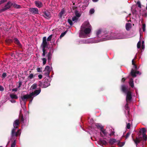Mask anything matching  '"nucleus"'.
I'll return each instance as SVG.
<instances>
[{
  "mask_svg": "<svg viewBox=\"0 0 147 147\" xmlns=\"http://www.w3.org/2000/svg\"><path fill=\"white\" fill-rule=\"evenodd\" d=\"M20 119L21 122H22L23 123L24 122V119L23 118V115L22 114L20 115Z\"/></svg>",
  "mask_w": 147,
  "mask_h": 147,
  "instance_id": "33",
  "label": "nucleus"
},
{
  "mask_svg": "<svg viewBox=\"0 0 147 147\" xmlns=\"http://www.w3.org/2000/svg\"><path fill=\"white\" fill-rule=\"evenodd\" d=\"M144 41H142V49H144Z\"/></svg>",
  "mask_w": 147,
  "mask_h": 147,
  "instance_id": "54",
  "label": "nucleus"
},
{
  "mask_svg": "<svg viewBox=\"0 0 147 147\" xmlns=\"http://www.w3.org/2000/svg\"><path fill=\"white\" fill-rule=\"evenodd\" d=\"M5 11V10L3 8L0 9V13Z\"/></svg>",
  "mask_w": 147,
  "mask_h": 147,
  "instance_id": "64",
  "label": "nucleus"
},
{
  "mask_svg": "<svg viewBox=\"0 0 147 147\" xmlns=\"http://www.w3.org/2000/svg\"><path fill=\"white\" fill-rule=\"evenodd\" d=\"M67 21L68 23L71 26H72L73 25V22L72 20H70V19H68Z\"/></svg>",
  "mask_w": 147,
  "mask_h": 147,
  "instance_id": "42",
  "label": "nucleus"
},
{
  "mask_svg": "<svg viewBox=\"0 0 147 147\" xmlns=\"http://www.w3.org/2000/svg\"><path fill=\"white\" fill-rule=\"evenodd\" d=\"M67 32V31H66L62 33L60 36V38L63 37L66 34Z\"/></svg>",
  "mask_w": 147,
  "mask_h": 147,
  "instance_id": "39",
  "label": "nucleus"
},
{
  "mask_svg": "<svg viewBox=\"0 0 147 147\" xmlns=\"http://www.w3.org/2000/svg\"><path fill=\"white\" fill-rule=\"evenodd\" d=\"M12 6V3L10 1H8L5 5L4 7L3 8L4 10L6 11L9 9Z\"/></svg>",
  "mask_w": 147,
  "mask_h": 147,
  "instance_id": "9",
  "label": "nucleus"
},
{
  "mask_svg": "<svg viewBox=\"0 0 147 147\" xmlns=\"http://www.w3.org/2000/svg\"><path fill=\"white\" fill-rule=\"evenodd\" d=\"M125 109L126 110H128L129 109V107H128V103H126L125 106Z\"/></svg>",
  "mask_w": 147,
  "mask_h": 147,
  "instance_id": "52",
  "label": "nucleus"
},
{
  "mask_svg": "<svg viewBox=\"0 0 147 147\" xmlns=\"http://www.w3.org/2000/svg\"><path fill=\"white\" fill-rule=\"evenodd\" d=\"M94 10L93 9H91L90 10L89 12L91 14H92L94 13Z\"/></svg>",
  "mask_w": 147,
  "mask_h": 147,
  "instance_id": "45",
  "label": "nucleus"
},
{
  "mask_svg": "<svg viewBox=\"0 0 147 147\" xmlns=\"http://www.w3.org/2000/svg\"><path fill=\"white\" fill-rule=\"evenodd\" d=\"M131 24L130 23H126L125 25V28L127 30H129V29L131 28Z\"/></svg>",
  "mask_w": 147,
  "mask_h": 147,
  "instance_id": "20",
  "label": "nucleus"
},
{
  "mask_svg": "<svg viewBox=\"0 0 147 147\" xmlns=\"http://www.w3.org/2000/svg\"><path fill=\"white\" fill-rule=\"evenodd\" d=\"M132 98L131 92L130 91H128L127 93L126 100L127 102L131 100Z\"/></svg>",
  "mask_w": 147,
  "mask_h": 147,
  "instance_id": "8",
  "label": "nucleus"
},
{
  "mask_svg": "<svg viewBox=\"0 0 147 147\" xmlns=\"http://www.w3.org/2000/svg\"><path fill=\"white\" fill-rule=\"evenodd\" d=\"M78 18L76 16H74L72 18V20L73 21H75L76 20H77L78 19Z\"/></svg>",
  "mask_w": 147,
  "mask_h": 147,
  "instance_id": "44",
  "label": "nucleus"
},
{
  "mask_svg": "<svg viewBox=\"0 0 147 147\" xmlns=\"http://www.w3.org/2000/svg\"><path fill=\"white\" fill-rule=\"evenodd\" d=\"M12 6H13L15 8L17 9H20L21 8V7L20 5H18L15 3H12Z\"/></svg>",
  "mask_w": 147,
  "mask_h": 147,
  "instance_id": "24",
  "label": "nucleus"
},
{
  "mask_svg": "<svg viewBox=\"0 0 147 147\" xmlns=\"http://www.w3.org/2000/svg\"><path fill=\"white\" fill-rule=\"evenodd\" d=\"M34 3L36 6L38 8H41L43 6L42 2L39 1H35Z\"/></svg>",
  "mask_w": 147,
  "mask_h": 147,
  "instance_id": "13",
  "label": "nucleus"
},
{
  "mask_svg": "<svg viewBox=\"0 0 147 147\" xmlns=\"http://www.w3.org/2000/svg\"><path fill=\"white\" fill-rule=\"evenodd\" d=\"M10 101L12 103H15L16 102V101L15 100H14L13 99L11 100Z\"/></svg>",
  "mask_w": 147,
  "mask_h": 147,
  "instance_id": "62",
  "label": "nucleus"
},
{
  "mask_svg": "<svg viewBox=\"0 0 147 147\" xmlns=\"http://www.w3.org/2000/svg\"><path fill=\"white\" fill-rule=\"evenodd\" d=\"M115 135V132L114 131H113L112 130L111 131V132L109 134V135L110 136H113Z\"/></svg>",
  "mask_w": 147,
  "mask_h": 147,
  "instance_id": "49",
  "label": "nucleus"
},
{
  "mask_svg": "<svg viewBox=\"0 0 147 147\" xmlns=\"http://www.w3.org/2000/svg\"><path fill=\"white\" fill-rule=\"evenodd\" d=\"M143 140L142 137L140 136V135L138 137H136L134 140V142L136 144V146L137 147L138 144L139 143L140 141Z\"/></svg>",
  "mask_w": 147,
  "mask_h": 147,
  "instance_id": "5",
  "label": "nucleus"
},
{
  "mask_svg": "<svg viewBox=\"0 0 147 147\" xmlns=\"http://www.w3.org/2000/svg\"><path fill=\"white\" fill-rule=\"evenodd\" d=\"M143 141H146L147 139V136L146 134H142Z\"/></svg>",
  "mask_w": 147,
  "mask_h": 147,
  "instance_id": "27",
  "label": "nucleus"
},
{
  "mask_svg": "<svg viewBox=\"0 0 147 147\" xmlns=\"http://www.w3.org/2000/svg\"><path fill=\"white\" fill-rule=\"evenodd\" d=\"M38 77L39 78V79H41L42 78V75L41 74L39 75L38 76Z\"/></svg>",
  "mask_w": 147,
  "mask_h": 147,
  "instance_id": "58",
  "label": "nucleus"
},
{
  "mask_svg": "<svg viewBox=\"0 0 147 147\" xmlns=\"http://www.w3.org/2000/svg\"><path fill=\"white\" fill-rule=\"evenodd\" d=\"M141 45V42L140 40L138 43L137 44V47L139 49L140 48Z\"/></svg>",
  "mask_w": 147,
  "mask_h": 147,
  "instance_id": "36",
  "label": "nucleus"
},
{
  "mask_svg": "<svg viewBox=\"0 0 147 147\" xmlns=\"http://www.w3.org/2000/svg\"><path fill=\"white\" fill-rule=\"evenodd\" d=\"M44 70L48 71L49 72H50L51 71L50 67L48 66H46Z\"/></svg>",
  "mask_w": 147,
  "mask_h": 147,
  "instance_id": "32",
  "label": "nucleus"
},
{
  "mask_svg": "<svg viewBox=\"0 0 147 147\" xmlns=\"http://www.w3.org/2000/svg\"><path fill=\"white\" fill-rule=\"evenodd\" d=\"M41 92V89L39 88L38 90H35L34 92L30 93L29 94H27L21 96V98L24 104H26L27 99H30V102H31L34 97L38 95Z\"/></svg>",
  "mask_w": 147,
  "mask_h": 147,
  "instance_id": "1",
  "label": "nucleus"
},
{
  "mask_svg": "<svg viewBox=\"0 0 147 147\" xmlns=\"http://www.w3.org/2000/svg\"><path fill=\"white\" fill-rule=\"evenodd\" d=\"M7 76V74L5 72L3 73L2 75V78H4Z\"/></svg>",
  "mask_w": 147,
  "mask_h": 147,
  "instance_id": "48",
  "label": "nucleus"
},
{
  "mask_svg": "<svg viewBox=\"0 0 147 147\" xmlns=\"http://www.w3.org/2000/svg\"><path fill=\"white\" fill-rule=\"evenodd\" d=\"M130 86L132 87L133 88L134 87V83L133 80L131 78L130 79V81L129 82Z\"/></svg>",
  "mask_w": 147,
  "mask_h": 147,
  "instance_id": "22",
  "label": "nucleus"
},
{
  "mask_svg": "<svg viewBox=\"0 0 147 147\" xmlns=\"http://www.w3.org/2000/svg\"><path fill=\"white\" fill-rule=\"evenodd\" d=\"M16 139H13V142L11 144V147H15L16 145Z\"/></svg>",
  "mask_w": 147,
  "mask_h": 147,
  "instance_id": "37",
  "label": "nucleus"
},
{
  "mask_svg": "<svg viewBox=\"0 0 147 147\" xmlns=\"http://www.w3.org/2000/svg\"><path fill=\"white\" fill-rule=\"evenodd\" d=\"M13 40L14 43L18 45L19 48H22V45L20 43L19 40L17 38H14Z\"/></svg>",
  "mask_w": 147,
  "mask_h": 147,
  "instance_id": "12",
  "label": "nucleus"
},
{
  "mask_svg": "<svg viewBox=\"0 0 147 147\" xmlns=\"http://www.w3.org/2000/svg\"><path fill=\"white\" fill-rule=\"evenodd\" d=\"M126 79L125 78H122L121 79V82H124L125 81V80H126Z\"/></svg>",
  "mask_w": 147,
  "mask_h": 147,
  "instance_id": "61",
  "label": "nucleus"
},
{
  "mask_svg": "<svg viewBox=\"0 0 147 147\" xmlns=\"http://www.w3.org/2000/svg\"><path fill=\"white\" fill-rule=\"evenodd\" d=\"M121 90L122 91L126 93L127 92V89L125 86L124 85H123L121 86Z\"/></svg>",
  "mask_w": 147,
  "mask_h": 147,
  "instance_id": "19",
  "label": "nucleus"
},
{
  "mask_svg": "<svg viewBox=\"0 0 147 147\" xmlns=\"http://www.w3.org/2000/svg\"><path fill=\"white\" fill-rule=\"evenodd\" d=\"M29 10L30 13L33 14H37L38 13V9L36 8H30Z\"/></svg>",
  "mask_w": 147,
  "mask_h": 147,
  "instance_id": "7",
  "label": "nucleus"
},
{
  "mask_svg": "<svg viewBox=\"0 0 147 147\" xmlns=\"http://www.w3.org/2000/svg\"><path fill=\"white\" fill-rule=\"evenodd\" d=\"M29 75L28 77V79H31L34 78L37 74L34 75L31 71H29Z\"/></svg>",
  "mask_w": 147,
  "mask_h": 147,
  "instance_id": "16",
  "label": "nucleus"
},
{
  "mask_svg": "<svg viewBox=\"0 0 147 147\" xmlns=\"http://www.w3.org/2000/svg\"><path fill=\"white\" fill-rule=\"evenodd\" d=\"M20 124L19 120V119H16L15 120L13 124L14 128L18 129V126H19Z\"/></svg>",
  "mask_w": 147,
  "mask_h": 147,
  "instance_id": "14",
  "label": "nucleus"
},
{
  "mask_svg": "<svg viewBox=\"0 0 147 147\" xmlns=\"http://www.w3.org/2000/svg\"><path fill=\"white\" fill-rule=\"evenodd\" d=\"M77 8V7H76L75 6H73L72 7V8L73 10H74L76 9Z\"/></svg>",
  "mask_w": 147,
  "mask_h": 147,
  "instance_id": "63",
  "label": "nucleus"
},
{
  "mask_svg": "<svg viewBox=\"0 0 147 147\" xmlns=\"http://www.w3.org/2000/svg\"><path fill=\"white\" fill-rule=\"evenodd\" d=\"M75 13L76 16L78 18H79L81 16L80 13L77 10H75Z\"/></svg>",
  "mask_w": 147,
  "mask_h": 147,
  "instance_id": "28",
  "label": "nucleus"
},
{
  "mask_svg": "<svg viewBox=\"0 0 147 147\" xmlns=\"http://www.w3.org/2000/svg\"><path fill=\"white\" fill-rule=\"evenodd\" d=\"M146 129L144 128H142L140 131V132L142 133V134H146Z\"/></svg>",
  "mask_w": 147,
  "mask_h": 147,
  "instance_id": "30",
  "label": "nucleus"
},
{
  "mask_svg": "<svg viewBox=\"0 0 147 147\" xmlns=\"http://www.w3.org/2000/svg\"><path fill=\"white\" fill-rule=\"evenodd\" d=\"M17 90H18L17 88H13L12 90V91H15V92H16L17 91Z\"/></svg>",
  "mask_w": 147,
  "mask_h": 147,
  "instance_id": "60",
  "label": "nucleus"
},
{
  "mask_svg": "<svg viewBox=\"0 0 147 147\" xmlns=\"http://www.w3.org/2000/svg\"><path fill=\"white\" fill-rule=\"evenodd\" d=\"M37 87V85L36 84H34L31 87L30 89L32 90L36 89Z\"/></svg>",
  "mask_w": 147,
  "mask_h": 147,
  "instance_id": "25",
  "label": "nucleus"
},
{
  "mask_svg": "<svg viewBox=\"0 0 147 147\" xmlns=\"http://www.w3.org/2000/svg\"><path fill=\"white\" fill-rule=\"evenodd\" d=\"M52 54L51 51H50L47 55V60L49 62L51 61V59L52 58Z\"/></svg>",
  "mask_w": 147,
  "mask_h": 147,
  "instance_id": "17",
  "label": "nucleus"
},
{
  "mask_svg": "<svg viewBox=\"0 0 147 147\" xmlns=\"http://www.w3.org/2000/svg\"><path fill=\"white\" fill-rule=\"evenodd\" d=\"M101 30H98V31H97L96 33V34L97 36L98 37L99 36V35L101 34Z\"/></svg>",
  "mask_w": 147,
  "mask_h": 147,
  "instance_id": "46",
  "label": "nucleus"
},
{
  "mask_svg": "<svg viewBox=\"0 0 147 147\" xmlns=\"http://www.w3.org/2000/svg\"><path fill=\"white\" fill-rule=\"evenodd\" d=\"M38 86L43 88V82L39 81L38 83Z\"/></svg>",
  "mask_w": 147,
  "mask_h": 147,
  "instance_id": "41",
  "label": "nucleus"
},
{
  "mask_svg": "<svg viewBox=\"0 0 147 147\" xmlns=\"http://www.w3.org/2000/svg\"><path fill=\"white\" fill-rule=\"evenodd\" d=\"M49 43H48L47 41L46 37L44 36L42 38V42L40 45V47L42 48L43 53L42 56H45L46 54L47 53L46 51V48H47Z\"/></svg>",
  "mask_w": 147,
  "mask_h": 147,
  "instance_id": "2",
  "label": "nucleus"
},
{
  "mask_svg": "<svg viewBox=\"0 0 147 147\" xmlns=\"http://www.w3.org/2000/svg\"><path fill=\"white\" fill-rule=\"evenodd\" d=\"M53 36V35L51 34L46 39L47 41H51Z\"/></svg>",
  "mask_w": 147,
  "mask_h": 147,
  "instance_id": "34",
  "label": "nucleus"
},
{
  "mask_svg": "<svg viewBox=\"0 0 147 147\" xmlns=\"http://www.w3.org/2000/svg\"><path fill=\"white\" fill-rule=\"evenodd\" d=\"M137 4L138 5V6L140 8L141 7V5L140 1L137 2Z\"/></svg>",
  "mask_w": 147,
  "mask_h": 147,
  "instance_id": "50",
  "label": "nucleus"
},
{
  "mask_svg": "<svg viewBox=\"0 0 147 147\" xmlns=\"http://www.w3.org/2000/svg\"><path fill=\"white\" fill-rule=\"evenodd\" d=\"M10 96L12 99H17L18 98V96L16 94H10Z\"/></svg>",
  "mask_w": 147,
  "mask_h": 147,
  "instance_id": "21",
  "label": "nucleus"
},
{
  "mask_svg": "<svg viewBox=\"0 0 147 147\" xmlns=\"http://www.w3.org/2000/svg\"><path fill=\"white\" fill-rule=\"evenodd\" d=\"M125 142H119L117 143L118 145L119 146V147H121L123 146L125 144Z\"/></svg>",
  "mask_w": 147,
  "mask_h": 147,
  "instance_id": "29",
  "label": "nucleus"
},
{
  "mask_svg": "<svg viewBox=\"0 0 147 147\" xmlns=\"http://www.w3.org/2000/svg\"><path fill=\"white\" fill-rule=\"evenodd\" d=\"M92 28H82L80 33V36L82 38L86 37V34H89L91 31Z\"/></svg>",
  "mask_w": 147,
  "mask_h": 147,
  "instance_id": "3",
  "label": "nucleus"
},
{
  "mask_svg": "<svg viewBox=\"0 0 147 147\" xmlns=\"http://www.w3.org/2000/svg\"><path fill=\"white\" fill-rule=\"evenodd\" d=\"M96 126L97 127V128L100 130H102L103 127L102 125H100L99 124L97 123L96 125Z\"/></svg>",
  "mask_w": 147,
  "mask_h": 147,
  "instance_id": "26",
  "label": "nucleus"
},
{
  "mask_svg": "<svg viewBox=\"0 0 147 147\" xmlns=\"http://www.w3.org/2000/svg\"><path fill=\"white\" fill-rule=\"evenodd\" d=\"M82 28H92L91 25L88 22H85L82 25Z\"/></svg>",
  "mask_w": 147,
  "mask_h": 147,
  "instance_id": "11",
  "label": "nucleus"
},
{
  "mask_svg": "<svg viewBox=\"0 0 147 147\" xmlns=\"http://www.w3.org/2000/svg\"><path fill=\"white\" fill-rule=\"evenodd\" d=\"M65 10L64 9H61V11L60 12V13H62L63 14L65 13Z\"/></svg>",
  "mask_w": 147,
  "mask_h": 147,
  "instance_id": "55",
  "label": "nucleus"
},
{
  "mask_svg": "<svg viewBox=\"0 0 147 147\" xmlns=\"http://www.w3.org/2000/svg\"><path fill=\"white\" fill-rule=\"evenodd\" d=\"M18 83H19V86H18V88H19L22 85V81H19L18 82Z\"/></svg>",
  "mask_w": 147,
  "mask_h": 147,
  "instance_id": "53",
  "label": "nucleus"
},
{
  "mask_svg": "<svg viewBox=\"0 0 147 147\" xmlns=\"http://www.w3.org/2000/svg\"><path fill=\"white\" fill-rule=\"evenodd\" d=\"M42 60L43 61V64L45 65L47 59L45 58H43L42 59Z\"/></svg>",
  "mask_w": 147,
  "mask_h": 147,
  "instance_id": "43",
  "label": "nucleus"
},
{
  "mask_svg": "<svg viewBox=\"0 0 147 147\" xmlns=\"http://www.w3.org/2000/svg\"><path fill=\"white\" fill-rule=\"evenodd\" d=\"M50 85V81L47 78H46L43 82V88H46Z\"/></svg>",
  "mask_w": 147,
  "mask_h": 147,
  "instance_id": "6",
  "label": "nucleus"
},
{
  "mask_svg": "<svg viewBox=\"0 0 147 147\" xmlns=\"http://www.w3.org/2000/svg\"><path fill=\"white\" fill-rule=\"evenodd\" d=\"M37 70L38 72H41V71L40 70V69L39 67H37Z\"/></svg>",
  "mask_w": 147,
  "mask_h": 147,
  "instance_id": "59",
  "label": "nucleus"
},
{
  "mask_svg": "<svg viewBox=\"0 0 147 147\" xmlns=\"http://www.w3.org/2000/svg\"><path fill=\"white\" fill-rule=\"evenodd\" d=\"M4 90V88L2 86L0 85V91H3Z\"/></svg>",
  "mask_w": 147,
  "mask_h": 147,
  "instance_id": "56",
  "label": "nucleus"
},
{
  "mask_svg": "<svg viewBox=\"0 0 147 147\" xmlns=\"http://www.w3.org/2000/svg\"><path fill=\"white\" fill-rule=\"evenodd\" d=\"M63 15V14H62V13H60V12L59 14V18H61L62 17Z\"/></svg>",
  "mask_w": 147,
  "mask_h": 147,
  "instance_id": "57",
  "label": "nucleus"
},
{
  "mask_svg": "<svg viewBox=\"0 0 147 147\" xmlns=\"http://www.w3.org/2000/svg\"><path fill=\"white\" fill-rule=\"evenodd\" d=\"M17 129L13 128L12 130L11 133V140L12 138H13V139H16V138L20 136L21 133V130L20 129H19L16 132Z\"/></svg>",
  "mask_w": 147,
  "mask_h": 147,
  "instance_id": "4",
  "label": "nucleus"
},
{
  "mask_svg": "<svg viewBox=\"0 0 147 147\" xmlns=\"http://www.w3.org/2000/svg\"><path fill=\"white\" fill-rule=\"evenodd\" d=\"M100 131H102V133L105 135H106L107 134V133L106 132L105 130L103 129V128L102 130H101Z\"/></svg>",
  "mask_w": 147,
  "mask_h": 147,
  "instance_id": "38",
  "label": "nucleus"
},
{
  "mask_svg": "<svg viewBox=\"0 0 147 147\" xmlns=\"http://www.w3.org/2000/svg\"><path fill=\"white\" fill-rule=\"evenodd\" d=\"M141 73L139 71H135L133 69H132L131 72V75L133 77H136V74H138L140 75L141 74Z\"/></svg>",
  "mask_w": 147,
  "mask_h": 147,
  "instance_id": "10",
  "label": "nucleus"
},
{
  "mask_svg": "<svg viewBox=\"0 0 147 147\" xmlns=\"http://www.w3.org/2000/svg\"><path fill=\"white\" fill-rule=\"evenodd\" d=\"M126 127L127 129H129L130 127V124L129 123H128Z\"/></svg>",
  "mask_w": 147,
  "mask_h": 147,
  "instance_id": "51",
  "label": "nucleus"
},
{
  "mask_svg": "<svg viewBox=\"0 0 147 147\" xmlns=\"http://www.w3.org/2000/svg\"><path fill=\"white\" fill-rule=\"evenodd\" d=\"M131 133L130 132H128L127 134L125 136V139H127Z\"/></svg>",
  "mask_w": 147,
  "mask_h": 147,
  "instance_id": "40",
  "label": "nucleus"
},
{
  "mask_svg": "<svg viewBox=\"0 0 147 147\" xmlns=\"http://www.w3.org/2000/svg\"><path fill=\"white\" fill-rule=\"evenodd\" d=\"M5 41L7 43L9 44L13 42V40L11 39H9L6 40Z\"/></svg>",
  "mask_w": 147,
  "mask_h": 147,
  "instance_id": "35",
  "label": "nucleus"
},
{
  "mask_svg": "<svg viewBox=\"0 0 147 147\" xmlns=\"http://www.w3.org/2000/svg\"><path fill=\"white\" fill-rule=\"evenodd\" d=\"M43 72H44V74L45 76H48L49 78V74L50 72H49L48 71L44 70Z\"/></svg>",
  "mask_w": 147,
  "mask_h": 147,
  "instance_id": "31",
  "label": "nucleus"
},
{
  "mask_svg": "<svg viewBox=\"0 0 147 147\" xmlns=\"http://www.w3.org/2000/svg\"><path fill=\"white\" fill-rule=\"evenodd\" d=\"M145 27H146V25L145 24H142V30L143 32H144L145 31Z\"/></svg>",
  "mask_w": 147,
  "mask_h": 147,
  "instance_id": "47",
  "label": "nucleus"
},
{
  "mask_svg": "<svg viewBox=\"0 0 147 147\" xmlns=\"http://www.w3.org/2000/svg\"><path fill=\"white\" fill-rule=\"evenodd\" d=\"M44 15L43 16L45 18H49L51 17V15L49 12L48 11H45L43 12Z\"/></svg>",
  "mask_w": 147,
  "mask_h": 147,
  "instance_id": "15",
  "label": "nucleus"
},
{
  "mask_svg": "<svg viewBox=\"0 0 147 147\" xmlns=\"http://www.w3.org/2000/svg\"><path fill=\"white\" fill-rule=\"evenodd\" d=\"M117 141L116 140L113 139L111 138L109 140V143L111 145H113L114 144V143L117 142Z\"/></svg>",
  "mask_w": 147,
  "mask_h": 147,
  "instance_id": "18",
  "label": "nucleus"
},
{
  "mask_svg": "<svg viewBox=\"0 0 147 147\" xmlns=\"http://www.w3.org/2000/svg\"><path fill=\"white\" fill-rule=\"evenodd\" d=\"M99 143L102 145H106L107 144V142L106 141L100 139L99 140Z\"/></svg>",
  "mask_w": 147,
  "mask_h": 147,
  "instance_id": "23",
  "label": "nucleus"
}]
</instances>
